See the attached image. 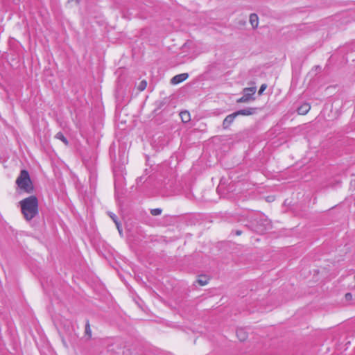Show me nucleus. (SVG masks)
Segmentation results:
<instances>
[{
	"label": "nucleus",
	"mask_w": 355,
	"mask_h": 355,
	"mask_svg": "<svg viewBox=\"0 0 355 355\" xmlns=\"http://www.w3.org/2000/svg\"><path fill=\"white\" fill-rule=\"evenodd\" d=\"M237 116L236 112H234L225 117L223 122V128L226 129L233 123L235 118Z\"/></svg>",
	"instance_id": "obj_5"
},
{
	"label": "nucleus",
	"mask_w": 355,
	"mask_h": 355,
	"mask_svg": "<svg viewBox=\"0 0 355 355\" xmlns=\"http://www.w3.org/2000/svg\"><path fill=\"white\" fill-rule=\"evenodd\" d=\"M110 216L113 220V221L114 222L115 224H116V223H119L118 220H117V218L115 216V214L110 213Z\"/></svg>",
	"instance_id": "obj_17"
},
{
	"label": "nucleus",
	"mask_w": 355,
	"mask_h": 355,
	"mask_svg": "<svg viewBox=\"0 0 355 355\" xmlns=\"http://www.w3.org/2000/svg\"><path fill=\"white\" fill-rule=\"evenodd\" d=\"M250 23L253 28H257L258 26L259 19L256 14H251L250 15Z\"/></svg>",
	"instance_id": "obj_9"
},
{
	"label": "nucleus",
	"mask_w": 355,
	"mask_h": 355,
	"mask_svg": "<svg viewBox=\"0 0 355 355\" xmlns=\"http://www.w3.org/2000/svg\"><path fill=\"white\" fill-rule=\"evenodd\" d=\"M146 86H147V82L146 80H142L139 83V84L138 85V89L139 91H144L146 88Z\"/></svg>",
	"instance_id": "obj_14"
},
{
	"label": "nucleus",
	"mask_w": 355,
	"mask_h": 355,
	"mask_svg": "<svg viewBox=\"0 0 355 355\" xmlns=\"http://www.w3.org/2000/svg\"><path fill=\"white\" fill-rule=\"evenodd\" d=\"M256 110H257V108L248 107V108L240 110L236 112V114L237 116H239V115L249 116V115L254 114L256 112Z\"/></svg>",
	"instance_id": "obj_6"
},
{
	"label": "nucleus",
	"mask_w": 355,
	"mask_h": 355,
	"mask_svg": "<svg viewBox=\"0 0 355 355\" xmlns=\"http://www.w3.org/2000/svg\"><path fill=\"white\" fill-rule=\"evenodd\" d=\"M236 234L237 236L241 235V231H240V230H236Z\"/></svg>",
	"instance_id": "obj_21"
},
{
	"label": "nucleus",
	"mask_w": 355,
	"mask_h": 355,
	"mask_svg": "<svg viewBox=\"0 0 355 355\" xmlns=\"http://www.w3.org/2000/svg\"><path fill=\"white\" fill-rule=\"evenodd\" d=\"M162 209L160 208L152 209L150 210V214L153 216H159L162 214Z\"/></svg>",
	"instance_id": "obj_13"
},
{
	"label": "nucleus",
	"mask_w": 355,
	"mask_h": 355,
	"mask_svg": "<svg viewBox=\"0 0 355 355\" xmlns=\"http://www.w3.org/2000/svg\"><path fill=\"white\" fill-rule=\"evenodd\" d=\"M180 116L184 123H187L190 121V114L187 111L181 112Z\"/></svg>",
	"instance_id": "obj_10"
},
{
	"label": "nucleus",
	"mask_w": 355,
	"mask_h": 355,
	"mask_svg": "<svg viewBox=\"0 0 355 355\" xmlns=\"http://www.w3.org/2000/svg\"><path fill=\"white\" fill-rule=\"evenodd\" d=\"M18 187L27 193L33 192L34 187L31 180L30 175L26 170H21L19 175L16 180Z\"/></svg>",
	"instance_id": "obj_2"
},
{
	"label": "nucleus",
	"mask_w": 355,
	"mask_h": 355,
	"mask_svg": "<svg viewBox=\"0 0 355 355\" xmlns=\"http://www.w3.org/2000/svg\"><path fill=\"white\" fill-rule=\"evenodd\" d=\"M311 109V105L309 103H303L297 108V112L299 114L305 115Z\"/></svg>",
	"instance_id": "obj_7"
},
{
	"label": "nucleus",
	"mask_w": 355,
	"mask_h": 355,
	"mask_svg": "<svg viewBox=\"0 0 355 355\" xmlns=\"http://www.w3.org/2000/svg\"><path fill=\"white\" fill-rule=\"evenodd\" d=\"M257 90L256 87H248L243 89V96L237 100V103H248L253 101V97Z\"/></svg>",
	"instance_id": "obj_3"
},
{
	"label": "nucleus",
	"mask_w": 355,
	"mask_h": 355,
	"mask_svg": "<svg viewBox=\"0 0 355 355\" xmlns=\"http://www.w3.org/2000/svg\"><path fill=\"white\" fill-rule=\"evenodd\" d=\"M236 336H237V338L241 341H244L248 338V334H247L246 331L243 329H237V331H236Z\"/></svg>",
	"instance_id": "obj_8"
},
{
	"label": "nucleus",
	"mask_w": 355,
	"mask_h": 355,
	"mask_svg": "<svg viewBox=\"0 0 355 355\" xmlns=\"http://www.w3.org/2000/svg\"><path fill=\"white\" fill-rule=\"evenodd\" d=\"M116 227H117V230H118V231H119V234H121V233H122V229H121V225H120V223H116Z\"/></svg>",
	"instance_id": "obj_20"
},
{
	"label": "nucleus",
	"mask_w": 355,
	"mask_h": 355,
	"mask_svg": "<svg viewBox=\"0 0 355 355\" xmlns=\"http://www.w3.org/2000/svg\"><path fill=\"white\" fill-rule=\"evenodd\" d=\"M266 87H267V85L266 84L261 85V86L259 90V94L261 95L263 92V91L266 89Z\"/></svg>",
	"instance_id": "obj_16"
},
{
	"label": "nucleus",
	"mask_w": 355,
	"mask_h": 355,
	"mask_svg": "<svg viewBox=\"0 0 355 355\" xmlns=\"http://www.w3.org/2000/svg\"><path fill=\"white\" fill-rule=\"evenodd\" d=\"M198 282L200 285L201 286H205L206 284H207L208 283V279L207 277L205 276H200L198 279Z\"/></svg>",
	"instance_id": "obj_12"
},
{
	"label": "nucleus",
	"mask_w": 355,
	"mask_h": 355,
	"mask_svg": "<svg viewBox=\"0 0 355 355\" xmlns=\"http://www.w3.org/2000/svg\"><path fill=\"white\" fill-rule=\"evenodd\" d=\"M19 203L21 214L26 220L30 221L38 214V200L36 196H31L21 200Z\"/></svg>",
	"instance_id": "obj_1"
},
{
	"label": "nucleus",
	"mask_w": 355,
	"mask_h": 355,
	"mask_svg": "<svg viewBox=\"0 0 355 355\" xmlns=\"http://www.w3.org/2000/svg\"><path fill=\"white\" fill-rule=\"evenodd\" d=\"M116 227H117V230H118V231H119V234H121V233H122V229H121V225H120V223H116Z\"/></svg>",
	"instance_id": "obj_19"
},
{
	"label": "nucleus",
	"mask_w": 355,
	"mask_h": 355,
	"mask_svg": "<svg viewBox=\"0 0 355 355\" xmlns=\"http://www.w3.org/2000/svg\"><path fill=\"white\" fill-rule=\"evenodd\" d=\"M345 299L347 301H349L352 299V295L350 293H347L345 294Z\"/></svg>",
	"instance_id": "obj_18"
},
{
	"label": "nucleus",
	"mask_w": 355,
	"mask_h": 355,
	"mask_svg": "<svg viewBox=\"0 0 355 355\" xmlns=\"http://www.w3.org/2000/svg\"><path fill=\"white\" fill-rule=\"evenodd\" d=\"M85 334H86L89 337H91V336H92V330H91V329H90V324H89V321H87L86 324H85Z\"/></svg>",
	"instance_id": "obj_15"
},
{
	"label": "nucleus",
	"mask_w": 355,
	"mask_h": 355,
	"mask_svg": "<svg viewBox=\"0 0 355 355\" xmlns=\"http://www.w3.org/2000/svg\"><path fill=\"white\" fill-rule=\"evenodd\" d=\"M188 73H184L173 76L171 80V83L173 85L179 84L188 78Z\"/></svg>",
	"instance_id": "obj_4"
},
{
	"label": "nucleus",
	"mask_w": 355,
	"mask_h": 355,
	"mask_svg": "<svg viewBox=\"0 0 355 355\" xmlns=\"http://www.w3.org/2000/svg\"><path fill=\"white\" fill-rule=\"evenodd\" d=\"M55 137L56 139L61 140L65 145H68V141L62 132H58Z\"/></svg>",
	"instance_id": "obj_11"
}]
</instances>
